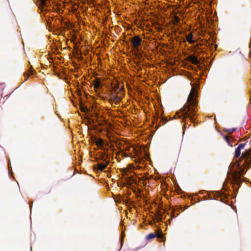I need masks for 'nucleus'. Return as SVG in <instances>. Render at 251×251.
<instances>
[{
	"mask_svg": "<svg viewBox=\"0 0 251 251\" xmlns=\"http://www.w3.org/2000/svg\"><path fill=\"white\" fill-rule=\"evenodd\" d=\"M244 144H240L235 151L233 162L228 168V174L231 176V183L240 186L242 183L241 176L245 172V169L251 165V149L243 152L240 156L241 151L244 148Z\"/></svg>",
	"mask_w": 251,
	"mask_h": 251,
	"instance_id": "obj_1",
	"label": "nucleus"
},
{
	"mask_svg": "<svg viewBox=\"0 0 251 251\" xmlns=\"http://www.w3.org/2000/svg\"><path fill=\"white\" fill-rule=\"evenodd\" d=\"M197 90L194 87H192L187 99V102L180 110V115L178 116L185 119L187 117L190 118L192 122L195 121V115L196 111L195 107L197 106Z\"/></svg>",
	"mask_w": 251,
	"mask_h": 251,
	"instance_id": "obj_2",
	"label": "nucleus"
},
{
	"mask_svg": "<svg viewBox=\"0 0 251 251\" xmlns=\"http://www.w3.org/2000/svg\"><path fill=\"white\" fill-rule=\"evenodd\" d=\"M130 42L133 49L136 51H139L142 45V39L138 36H134L132 37Z\"/></svg>",
	"mask_w": 251,
	"mask_h": 251,
	"instance_id": "obj_3",
	"label": "nucleus"
},
{
	"mask_svg": "<svg viewBox=\"0 0 251 251\" xmlns=\"http://www.w3.org/2000/svg\"><path fill=\"white\" fill-rule=\"evenodd\" d=\"M121 100V99L114 93L111 94V96L110 99V101L111 103H114L115 104H118Z\"/></svg>",
	"mask_w": 251,
	"mask_h": 251,
	"instance_id": "obj_4",
	"label": "nucleus"
},
{
	"mask_svg": "<svg viewBox=\"0 0 251 251\" xmlns=\"http://www.w3.org/2000/svg\"><path fill=\"white\" fill-rule=\"evenodd\" d=\"M93 84L96 91H97V90L99 89L101 86V82L100 79L99 78H96L93 81Z\"/></svg>",
	"mask_w": 251,
	"mask_h": 251,
	"instance_id": "obj_5",
	"label": "nucleus"
},
{
	"mask_svg": "<svg viewBox=\"0 0 251 251\" xmlns=\"http://www.w3.org/2000/svg\"><path fill=\"white\" fill-rule=\"evenodd\" d=\"M108 164V162H106L105 163H98L97 164V169L100 171H102L105 169L107 165Z\"/></svg>",
	"mask_w": 251,
	"mask_h": 251,
	"instance_id": "obj_6",
	"label": "nucleus"
},
{
	"mask_svg": "<svg viewBox=\"0 0 251 251\" xmlns=\"http://www.w3.org/2000/svg\"><path fill=\"white\" fill-rule=\"evenodd\" d=\"M188 60L194 64H198L199 63V61L196 56L194 55H190L188 57Z\"/></svg>",
	"mask_w": 251,
	"mask_h": 251,
	"instance_id": "obj_7",
	"label": "nucleus"
},
{
	"mask_svg": "<svg viewBox=\"0 0 251 251\" xmlns=\"http://www.w3.org/2000/svg\"><path fill=\"white\" fill-rule=\"evenodd\" d=\"M193 36L192 33H190L186 36V40L190 44L195 43V41L193 39Z\"/></svg>",
	"mask_w": 251,
	"mask_h": 251,
	"instance_id": "obj_8",
	"label": "nucleus"
},
{
	"mask_svg": "<svg viewBox=\"0 0 251 251\" xmlns=\"http://www.w3.org/2000/svg\"><path fill=\"white\" fill-rule=\"evenodd\" d=\"M132 168V165H129L126 168L123 169L122 172L125 174H126L128 172H129Z\"/></svg>",
	"mask_w": 251,
	"mask_h": 251,
	"instance_id": "obj_9",
	"label": "nucleus"
},
{
	"mask_svg": "<svg viewBox=\"0 0 251 251\" xmlns=\"http://www.w3.org/2000/svg\"><path fill=\"white\" fill-rule=\"evenodd\" d=\"M173 23L176 25H179L180 19L177 16H175L173 19Z\"/></svg>",
	"mask_w": 251,
	"mask_h": 251,
	"instance_id": "obj_10",
	"label": "nucleus"
},
{
	"mask_svg": "<svg viewBox=\"0 0 251 251\" xmlns=\"http://www.w3.org/2000/svg\"><path fill=\"white\" fill-rule=\"evenodd\" d=\"M96 144L98 146H103V141L102 139L101 138H99V139H98L96 142Z\"/></svg>",
	"mask_w": 251,
	"mask_h": 251,
	"instance_id": "obj_11",
	"label": "nucleus"
},
{
	"mask_svg": "<svg viewBox=\"0 0 251 251\" xmlns=\"http://www.w3.org/2000/svg\"><path fill=\"white\" fill-rule=\"evenodd\" d=\"M40 3V5L42 6H46L47 5V0H38Z\"/></svg>",
	"mask_w": 251,
	"mask_h": 251,
	"instance_id": "obj_12",
	"label": "nucleus"
},
{
	"mask_svg": "<svg viewBox=\"0 0 251 251\" xmlns=\"http://www.w3.org/2000/svg\"><path fill=\"white\" fill-rule=\"evenodd\" d=\"M123 150H125V151H130L131 150H132V151H133L134 149L130 146L126 145L125 147H124Z\"/></svg>",
	"mask_w": 251,
	"mask_h": 251,
	"instance_id": "obj_13",
	"label": "nucleus"
},
{
	"mask_svg": "<svg viewBox=\"0 0 251 251\" xmlns=\"http://www.w3.org/2000/svg\"><path fill=\"white\" fill-rule=\"evenodd\" d=\"M156 236L157 235L156 234L153 233H150L147 236V239L150 240L155 238Z\"/></svg>",
	"mask_w": 251,
	"mask_h": 251,
	"instance_id": "obj_14",
	"label": "nucleus"
},
{
	"mask_svg": "<svg viewBox=\"0 0 251 251\" xmlns=\"http://www.w3.org/2000/svg\"><path fill=\"white\" fill-rule=\"evenodd\" d=\"M33 74V71H29L28 72V73H26V75H27V77H26V79H25V80H26L28 77H29V75H32Z\"/></svg>",
	"mask_w": 251,
	"mask_h": 251,
	"instance_id": "obj_15",
	"label": "nucleus"
},
{
	"mask_svg": "<svg viewBox=\"0 0 251 251\" xmlns=\"http://www.w3.org/2000/svg\"><path fill=\"white\" fill-rule=\"evenodd\" d=\"M129 154L130 155H128L127 153H126V152H123V155L125 157H127V156H129L130 155H131V152H129Z\"/></svg>",
	"mask_w": 251,
	"mask_h": 251,
	"instance_id": "obj_16",
	"label": "nucleus"
},
{
	"mask_svg": "<svg viewBox=\"0 0 251 251\" xmlns=\"http://www.w3.org/2000/svg\"><path fill=\"white\" fill-rule=\"evenodd\" d=\"M225 139L229 145L230 144L229 143V137L227 136H225Z\"/></svg>",
	"mask_w": 251,
	"mask_h": 251,
	"instance_id": "obj_17",
	"label": "nucleus"
},
{
	"mask_svg": "<svg viewBox=\"0 0 251 251\" xmlns=\"http://www.w3.org/2000/svg\"><path fill=\"white\" fill-rule=\"evenodd\" d=\"M234 131V129H230V131H229V133H232Z\"/></svg>",
	"mask_w": 251,
	"mask_h": 251,
	"instance_id": "obj_18",
	"label": "nucleus"
},
{
	"mask_svg": "<svg viewBox=\"0 0 251 251\" xmlns=\"http://www.w3.org/2000/svg\"><path fill=\"white\" fill-rule=\"evenodd\" d=\"M47 3H50V1H48V2L47 1ZM48 5H49V3H48L47 5V6H46L45 7H48ZM44 7H45V6H42V8L43 9H44V8H45Z\"/></svg>",
	"mask_w": 251,
	"mask_h": 251,
	"instance_id": "obj_19",
	"label": "nucleus"
},
{
	"mask_svg": "<svg viewBox=\"0 0 251 251\" xmlns=\"http://www.w3.org/2000/svg\"><path fill=\"white\" fill-rule=\"evenodd\" d=\"M25 77H26H26H27V76H25V75H26V74H25Z\"/></svg>",
	"mask_w": 251,
	"mask_h": 251,
	"instance_id": "obj_20",
	"label": "nucleus"
}]
</instances>
